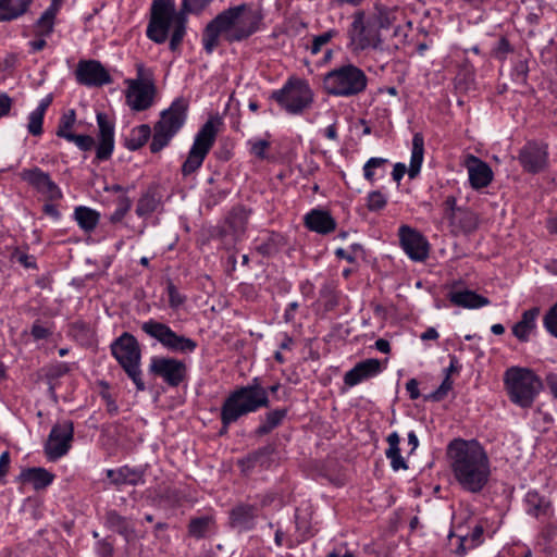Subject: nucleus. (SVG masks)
I'll return each instance as SVG.
<instances>
[{"label": "nucleus", "mask_w": 557, "mask_h": 557, "mask_svg": "<svg viewBox=\"0 0 557 557\" xmlns=\"http://www.w3.org/2000/svg\"><path fill=\"white\" fill-rule=\"evenodd\" d=\"M262 20V13L247 3L223 10L206 25L202 32L203 50L211 54L220 45V38L230 44L248 39L260 29Z\"/></svg>", "instance_id": "nucleus-1"}, {"label": "nucleus", "mask_w": 557, "mask_h": 557, "mask_svg": "<svg viewBox=\"0 0 557 557\" xmlns=\"http://www.w3.org/2000/svg\"><path fill=\"white\" fill-rule=\"evenodd\" d=\"M212 1L182 0L181 10L177 12L174 0H152L147 37L156 44H163L173 24L169 48L176 51L186 34L187 14H200Z\"/></svg>", "instance_id": "nucleus-2"}, {"label": "nucleus", "mask_w": 557, "mask_h": 557, "mask_svg": "<svg viewBox=\"0 0 557 557\" xmlns=\"http://www.w3.org/2000/svg\"><path fill=\"white\" fill-rule=\"evenodd\" d=\"M447 457L462 490L476 494L484 488L491 476L490 459L478 441L453 440L447 445Z\"/></svg>", "instance_id": "nucleus-3"}, {"label": "nucleus", "mask_w": 557, "mask_h": 557, "mask_svg": "<svg viewBox=\"0 0 557 557\" xmlns=\"http://www.w3.org/2000/svg\"><path fill=\"white\" fill-rule=\"evenodd\" d=\"M269 407L270 399L267 391L261 385L260 379L253 377L248 385L237 387L224 399L220 410L222 428L219 434H226L230 425L242 417Z\"/></svg>", "instance_id": "nucleus-4"}, {"label": "nucleus", "mask_w": 557, "mask_h": 557, "mask_svg": "<svg viewBox=\"0 0 557 557\" xmlns=\"http://www.w3.org/2000/svg\"><path fill=\"white\" fill-rule=\"evenodd\" d=\"M504 385L510 401L521 408H530L543 387L541 379L532 370L521 367L505 371Z\"/></svg>", "instance_id": "nucleus-5"}, {"label": "nucleus", "mask_w": 557, "mask_h": 557, "mask_svg": "<svg viewBox=\"0 0 557 557\" xmlns=\"http://www.w3.org/2000/svg\"><path fill=\"white\" fill-rule=\"evenodd\" d=\"M324 91L334 97H355L362 94L368 86L366 73L358 66L348 63L327 72L323 76Z\"/></svg>", "instance_id": "nucleus-6"}, {"label": "nucleus", "mask_w": 557, "mask_h": 557, "mask_svg": "<svg viewBox=\"0 0 557 557\" xmlns=\"http://www.w3.org/2000/svg\"><path fill=\"white\" fill-rule=\"evenodd\" d=\"M188 107V100L178 97L168 109L161 112L159 121L153 125L150 143L152 153H158L169 146L172 138L180 132L186 122Z\"/></svg>", "instance_id": "nucleus-7"}, {"label": "nucleus", "mask_w": 557, "mask_h": 557, "mask_svg": "<svg viewBox=\"0 0 557 557\" xmlns=\"http://www.w3.org/2000/svg\"><path fill=\"white\" fill-rule=\"evenodd\" d=\"M111 354L136 385L137 391H145L146 386L140 371V347L136 337L127 332L115 338L111 345Z\"/></svg>", "instance_id": "nucleus-8"}, {"label": "nucleus", "mask_w": 557, "mask_h": 557, "mask_svg": "<svg viewBox=\"0 0 557 557\" xmlns=\"http://www.w3.org/2000/svg\"><path fill=\"white\" fill-rule=\"evenodd\" d=\"M278 106L289 114H301L311 107L313 91L305 79L289 78L285 85L271 95Z\"/></svg>", "instance_id": "nucleus-9"}, {"label": "nucleus", "mask_w": 557, "mask_h": 557, "mask_svg": "<svg viewBox=\"0 0 557 557\" xmlns=\"http://www.w3.org/2000/svg\"><path fill=\"white\" fill-rule=\"evenodd\" d=\"M218 136V128L212 119L208 120L197 132L194 143L183 162L181 173L184 177L196 173L202 165Z\"/></svg>", "instance_id": "nucleus-10"}, {"label": "nucleus", "mask_w": 557, "mask_h": 557, "mask_svg": "<svg viewBox=\"0 0 557 557\" xmlns=\"http://www.w3.org/2000/svg\"><path fill=\"white\" fill-rule=\"evenodd\" d=\"M141 331L159 342L165 349L177 354H191L198 344L193 338L175 333L168 324L149 319L140 324Z\"/></svg>", "instance_id": "nucleus-11"}, {"label": "nucleus", "mask_w": 557, "mask_h": 557, "mask_svg": "<svg viewBox=\"0 0 557 557\" xmlns=\"http://www.w3.org/2000/svg\"><path fill=\"white\" fill-rule=\"evenodd\" d=\"M350 45L355 50H383V39L381 33L371 24L366 21L364 11H357L352 15V22L347 30Z\"/></svg>", "instance_id": "nucleus-12"}, {"label": "nucleus", "mask_w": 557, "mask_h": 557, "mask_svg": "<svg viewBox=\"0 0 557 557\" xmlns=\"http://www.w3.org/2000/svg\"><path fill=\"white\" fill-rule=\"evenodd\" d=\"M444 218L456 233L470 234L478 228L479 219L469 208L457 207L455 196H447L442 203Z\"/></svg>", "instance_id": "nucleus-13"}, {"label": "nucleus", "mask_w": 557, "mask_h": 557, "mask_svg": "<svg viewBox=\"0 0 557 557\" xmlns=\"http://www.w3.org/2000/svg\"><path fill=\"white\" fill-rule=\"evenodd\" d=\"M73 435L74 425L72 421L67 420L54 424L45 445V454L48 459L54 461L66 455L71 448Z\"/></svg>", "instance_id": "nucleus-14"}, {"label": "nucleus", "mask_w": 557, "mask_h": 557, "mask_svg": "<svg viewBox=\"0 0 557 557\" xmlns=\"http://www.w3.org/2000/svg\"><path fill=\"white\" fill-rule=\"evenodd\" d=\"M151 373L162 377L171 387H177L187 376L186 363L170 357H154L149 366Z\"/></svg>", "instance_id": "nucleus-15"}, {"label": "nucleus", "mask_w": 557, "mask_h": 557, "mask_svg": "<svg viewBox=\"0 0 557 557\" xmlns=\"http://www.w3.org/2000/svg\"><path fill=\"white\" fill-rule=\"evenodd\" d=\"M400 246L413 261H424L429 256V243L416 228L401 225L398 230Z\"/></svg>", "instance_id": "nucleus-16"}, {"label": "nucleus", "mask_w": 557, "mask_h": 557, "mask_svg": "<svg viewBox=\"0 0 557 557\" xmlns=\"http://www.w3.org/2000/svg\"><path fill=\"white\" fill-rule=\"evenodd\" d=\"M259 508L256 504L237 503L228 511V525L237 533L249 532L256 529Z\"/></svg>", "instance_id": "nucleus-17"}, {"label": "nucleus", "mask_w": 557, "mask_h": 557, "mask_svg": "<svg viewBox=\"0 0 557 557\" xmlns=\"http://www.w3.org/2000/svg\"><path fill=\"white\" fill-rule=\"evenodd\" d=\"M20 175L24 182L46 196L49 200L62 198L59 186L51 180L49 173L44 172L40 168L34 166L24 169Z\"/></svg>", "instance_id": "nucleus-18"}, {"label": "nucleus", "mask_w": 557, "mask_h": 557, "mask_svg": "<svg viewBox=\"0 0 557 557\" xmlns=\"http://www.w3.org/2000/svg\"><path fill=\"white\" fill-rule=\"evenodd\" d=\"M75 77L84 86H103L112 82L111 75L97 60H82L78 62Z\"/></svg>", "instance_id": "nucleus-19"}, {"label": "nucleus", "mask_w": 557, "mask_h": 557, "mask_svg": "<svg viewBox=\"0 0 557 557\" xmlns=\"http://www.w3.org/2000/svg\"><path fill=\"white\" fill-rule=\"evenodd\" d=\"M518 160L524 171L533 174L539 173L547 166V146L529 141L521 148Z\"/></svg>", "instance_id": "nucleus-20"}, {"label": "nucleus", "mask_w": 557, "mask_h": 557, "mask_svg": "<svg viewBox=\"0 0 557 557\" xmlns=\"http://www.w3.org/2000/svg\"><path fill=\"white\" fill-rule=\"evenodd\" d=\"M98 144L96 146V160L107 161L114 150V123L103 112L97 113Z\"/></svg>", "instance_id": "nucleus-21"}, {"label": "nucleus", "mask_w": 557, "mask_h": 557, "mask_svg": "<svg viewBox=\"0 0 557 557\" xmlns=\"http://www.w3.org/2000/svg\"><path fill=\"white\" fill-rule=\"evenodd\" d=\"M156 88L152 82L140 78L131 81L126 95L127 104L135 111H144L151 107Z\"/></svg>", "instance_id": "nucleus-22"}, {"label": "nucleus", "mask_w": 557, "mask_h": 557, "mask_svg": "<svg viewBox=\"0 0 557 557\" xmlns=\"http://www.w3.org/2000/svg\"><path fill=\"white\" fill-rule=\"evenodd\" d=\"M163 203V188L158 183H151L143 191L136 205V214L139 218H148L157 212Z\"/></svg>", "instance_id": "nucleus-23"}, {"label": "nucleus", "mask_w": 557, "mask_h": 557, "mask_svg": "<svg viewBox=\"0 0 557 557\" xmlns=\"http://www.w3.org/2000/svg\"><path fill=\"white\" fill-rule=\"evenodd\" d=\"M467 169L470 185L474 189L486 187L493 180V171L491 166L474 156L468 157Z\"/></svg>", "instance_id": "nucleus-24"}, {"label": "nucleus", "mask_w": 557, "mask_h": 557, "mask_svg": "<svg viewBox=\"0 0 557 557\" xmlns=\"http://www.w3.org/2000/svg\"><path fill=\"white\" fill-rule=\"evenodd\" d=\"M381 362L377 359H367L358 362L352 369L344 375V383L348 386H355L381 372Z\"/></svg>", "instance_id": "nucleus-25"}, {"label": "nucleus", "mask_w": 557, "mask_h": 557, "mask_svg": "<svg viewBox=\"0 0 557 557\" xmlns=\"http://www.w3.org/2000/svg\"><path fill=\"white\" fill-rule=\"evenodd\" d=\"M305 226L321 235H327L335 231L336 221L329 211L322 209H312L304 216Z\"/></svg>", "instance_id": "nucleus-26"}, {"label": "nucleus", "mask_w": 557, "mask_h": 557, "mask_svg": "<svg viewBox=\"0 0 557 557\" xmlns=\"http://www.w3.org/2000/svg\"><path fill=\"white\" fill-rule=\"evenodd\" d=\"M106 474L110 483L116 488H120L122 485L135 486L145 482V473L140 468L123 466L117 469H108Z\"/></svg>", "instance_id": "nucleus-27"}, {"label": "nucleus", "mask_w": 557, "mask_h": 557, "mask_svg": "<svg viewBox=\"0 0 557 557\" xmlns=\"http://www.w3.org/2000/svg\"><path fill=\"white\" fill-rule=\"evenodd\" d=\"M104 525L123 536L126 543H131L136 539V530L132 520L120 515L116 510L111 509L106 512Z\"/></svg>", "instance_id": "nucleus-28"}, {"label": "nucleus", "mask_w": 557, "mask_h": 557, "mask_svg": "<svg viewBox=\"0 0 557 557\" xmlns=\"http://www.w3.org/2000/svg\"><path fill=\"white\" fill-rule=\"evenodd\" d=\"M528 515L544 521L553 516L552 503L537 491H529L524 497Z\"/></svg>", "instance_id": "nucleus-29"}, {"label": "nucleus", "mask_w": 557, "mask_h": 557, "mask_svg": "<svg viewBox=\"0 0 557 557\" xmlns=\"http://www.w3.org/2000/svg\"><path fill=\"white\" fill-rule=\"evenodd\" d=\"M540 308L533 307L529 310H525L521 319L513 324L512 326V335L521 343H527L530 341L531 335L536 331L537 324L536 320L540 315Z\"/></svg>", "instance_id": "nucleus-30"}, {"label": "nucleus", "mask_w": 557, "mask_h": 557, "mask_svg": "<svg viewBox=\"0 0 557 557\" xmlns=\"http://www.w3.org/2000/svg\"><path fill=\"white\" fill-rule=\"evenodd\" d=\"M448 299L453 305L467 309H478L490 304L488 298L469 289L450 292Z\"/></svg>", "instance_id": "nucleus-31"}, {"label": "nucleus", "mask_w": 557, "mask_h": 557, "mask_svg": "<svg viewBox=\"0 0 557 557\" xmlns=\"http://www.w3.org/2000/svg\"><path fill=\"white\" fill-rule=\"evenodd\" d=\"M54 475L44 468H27L22 470L18 480L23 484H30L35 490L46 488L52 483Z\"/></svg>", "instance_id": "nucleus-32"}, {"label": "nucleus", "mask_w": 557, "mask_h": 557, "mask_svg": "<svg viewBox=\"0 0 557 557\" xmlns=\"http://www.w3.org/2000/svg\"><path fill=\"white\" fill-rule=\"evenodd\" d=\"M274 453L275 446L273 444H268L248 454L239 461V463L247 470L255 467L268 469L272 462V456Z\"/></svg>", "instance_id": "nucleus-33"}, {"label": "nucleus", "mask_w": 557, "mask_h": 557, "mask_svg": "<svg viewBox=\"0 0 557 557\" xmlns=\"http://www.w3.org/2000/svg\"><path fill=\"white\" fill-rule=\"evenodd\" d=\"M295 529L297 536L295 540L288 539L286 541V546L288 548H294L296 545L304 543L313 536L308 515H302L299 510H296L295 512Z\"/></svg>", "instance_id": "nucleus-34"}, {"label": "nucleus", "mask_w": 557, "mask_h": 557, "mask_svg": "<svg viewBox=\"0 0 557 557\" xmlns=\"http://www.w3.org/2000/svg\"><path fill=\"white\" fill-rule=\"evenodd\" d=\"M288 409L287 408H277L271 411H268L264 414L262 422L255 430V434L257 436H264L271 433L274 429L280 426L284 419L287 417Z\"/></svg>", "instance_id": "nucleus-35"}, {"label": "nucleus", "mask_w": 557, "mask_h": 557, "mask_svg": "<svg viewBox=\"0 0 557 557\" xmlns=\"http://www.w3.org/2000/svg\"><path fill=\"white\" fill-rule=\"evenodd\" d=\"M62 5V0H51L50 7L41 14L37 21L36 34L40 37L49 36L53 30L54 18Z\"/></svg>", "instance_id": "nucleus-36"}, {"label": "nucleus", "mask_w": 557, "mask_h": 557, "mask_svg": "<svg viewBox=\"0 0 557 557\" xmlns=\"http://www.w3.org/2000/svg\"><path fill=\"white\" fill-rule=\"evenodd\" d=\"M33 0H0V22L12 21L23 15Z\"/></svg>", "instance_id": "nucleus-37"}, {"label": "nucleus", "mask_w": 557, "mask_h": 557, "mask_svg": "<svg viewBox=\"0 0 557 557\" xmlns=\"http://www.w3.org/2000/svg\"><path fill=\"white\" fill-rule=\"evenodd\" d=\"M388 448L385 450L387 459L391 460V467L394 471L407 470L408 465L400 455V437L397 432H392L387 438Z\"/></svg>", "instance_id": "nucleus-38"}, {"label": "nucleus", "mask_w": 557, "mask_h": 557, "mask_svg": "<svg viewBox=\"0 0 557 557\" xmlns=\"http://www.w3.org/2000/svg\"><path fill=\"white\" fill-rule=\"evenodd\" d=\"M424 156V138L422 134L416 133L412 138V150L410 158V165L408 169V175L410 178H414L421 170Z\"/></svg>", "instance_id": "nucleus-39"}, {"label": "nucleus", "mask_w": 557, "mask_h": 557, "mask_svg": "<svg viewBox=\"0 0 557 557\" xmlns=\"http://www.w3.org/2000/svg\"><path fill=\"white\" fill-rule=\"evenodd\" d=\"M74 218L82 230L92 232L100 219V213L91 208L79 206L75 208Z\"/></svg>", "instance_id": "nucleus-40"}, {"label": "nucleus", "mask_w": 557, "mask_h": 557, "mask_svg": "<svg viewBox=\"0 0 557 557\" xmlns=\"http://www.w3.org/2000/svg\"><path fill=\"white\" fill-rule=\"evenodd\" d=\"M151 128L148 124L134 127L125 138V147L131 151L140 149L150 138Z\"/></svg>", "instance_id": "nucleus-41"}, {"label": "nucleus", "mask_w": 557, "mask_h": 557, "mask_svg": "<svg viewBox=\"0 0 557 557\" xmlns=\"http://www.w3.org/2000/svg\"><path fill=\"white\" fill-rule=\"evenodd\" d=\"M394 20L393 11L382 4H375L374 13L369 18L377 32L381 29H388L393 25Z\"/></svg>", "instance_id": "nucleus-42"}, {"label": "nucleus", "mask_w": 557, "mask_h": 557, "mask_svg": "<svg viewBox=\"0 0 557 557\" xmlns=\"http://www.w3.org/2000/svg\"><path fill=\"white\" fill-rule=\"evenodd\" d=\"M214 521L209 516L193 518L188 523V534L194 539H203L208 536Z\"/></svg>", "instance_id": "nucleus-43"}, {"label": "nucleus", "mask_w": 557, "mask_h": 557, "mask_svg": "<svg viewBox=\"0 0 557 557\" xmlns=\"http://www.w3.org/2000/svg\"><path fill=\"white\" fill-rule=\"evenodd\" d=\"M282 236L272 233L264 242L257 246V251L263 257H272L278 252L282 246Z\"/></svg>", "instance_id": "nucleus-44"}, {"label": "nucleus", "mask_w": 557, "mask_h": 557, "mask_svg": "<svg viewBox=\"0 0 557 557\" xmlns=\"http://www.w3.org/2000/svg\"><path fill=\"white\" fill-rule=\"evenodd\" d=\"M75 122V110L71 109L63 113L59 120L58 128L55 132L57 136L66 139L67 135H73L74 133L70 132V129L74 126Z\"/></svg>", "instance_id": "nucleus-45"}, {"label": "nucleus", "mask_w": 557, "mask_h": 557, "mask_svg": "<svg viewBox=\"0 0 557 557\" xmlns=\"http://www.w3.org/2000/svg\"><path fill=\"white\" fill-rule=\"evenodd\" d=\"M132 208V200L128 196L122 195L117 198V207L110 215L109 221L113 224L121 222Z\"/></svg>", "instance_id": "nucleus-46"}, {"label": "nucleus", "mask_w": 557, "mask_h": 557, "mask_svg": "<svg viewBox=\"0 0 557 557\" xmlns=\"http://www.w3.org/2000/svg\"><path fill=\"white\" fill-rule=\"evenodd\" d=\"M337 35H338V30L332 28V29H329L327 32H324L323 34L313 36L312 44L309 47L311 54H313V55L318 54L322 50V48L325 45H327Z\"/></svg>", "instance_id": "nucleus-47"}, {"label": "nucleus", "mask_w": 557, "mask_h": 557, "mask_svg": "<svg viewBox=\"0 0 557 557\" xmlns=\"http://www.w3.org/2000/svg\"><path fill=\"white\" fill-rule=\"evenodd\" d=\"M453 388V381L448 375H445L442 384L429 395L424 396V400L431 401H441L447 395V393Z\"/></svg>", "instance_id": "nucleus-48"}, {"label": "nucleus", "mask_w": 557, "mask_h": 557, "mask_svg": "<svg viewBox=\"0 0 557 557\" xmlns=\"http://www.w3.org/2000/svg\"><path fill=\"white\" fill-rule=\"evenodd\" d=\"M543 324L546 331L557 338V302L544 315Z\"/></svg>", "instance_id": "nucleus-49"}, {"label": "nucleus", "mask_w": 557, "mask_h": 557, "mask_svg": "<svg viewBox=\"0 0 557 557\" xmlns=\"http://www.w3.org/2000/svg\"><path fill=\"white\" fill-rule=\"evenodd\" d=\"M387 163L386 159L383 158H370L363 165L364 178L373 183L374 182V169H379Z\"/></svg>", "instance_id": "nucleus-50"}, {"label": "nucleus", "mask_w": 557, "mask_h": 557, "mask_svg": "<svg viewBox=\"0 0 557 557\" xmlns=\"http://www.w3.org/2000/svg\"><path fill=\"white\" fill-rule=\"evenodd\" d=\"M320 297L325 300L324 308L326 310L334 309L338 304L334 287L330 284H324L322 286V288L320 289Z\"/></svg>", "instance_id": "nucleus-51"}, {"label": "nucleus", "mask_w": 557, "mask_h": 557, "mask_svg": "<svg viewBox=\"0 0 557 557\" xmlns=\"http://www.w3.org/2000/svg\"><path fill=\"white\" fill-rule=\"evenodd\" d=\"M166 292L169 296L170 308L177 309L185 302L186 297L178 292L177 287L173 284V282H168Z\"/></svg>", "instance_id": "nucleus-52"}, {"label": "nucleus", "mask_w": 557, "mask_h": 557, "mask_svg": "<svg viewBox=\"0 0 557 557\" xmlns=\"http://www.w3.org/2000/svg\"><path fill=\"white\" fill-rule=\"evenodd\" d=\"M228 226L235 232H243L245 228V216L242 209H234L226 219Z\"/></svg>", "instance_id": "nucleus-53"}, {"label": "nucleus", "mask_w": 557, "mask_h": 557, "mask_svg": "<svg viewBox=\"0 0 557 557\" xmlns=\"http://www.w3.org/2000/svg\"><path fill=\"white\" fill-rule=\"evenodd\" d=\"M66 140L74 143L83 151H89L95 146V139L90 135H67Z\"/></svg>", "instance_id": "nucleus-54"}, {"label": "nucleus", "mask_w": 557, "mask_h": 557, "mask_svg": "<svg viewBox=\"0 0 557 557\" xmlns=\"http://www.w3.org/2000/svg\"><path fill=\"white\" fill-rule=\"evenodd\" d=\"M387 203V199L385 195H383L380 190L371 191L368 195L367 207L370 211H379L382 210Z\"/></svg>", "instance_id": "nucleus-55"}, {"label": "nucleus", "mask_w": 557, "mask_h": 557, "mask_svg": "<svg viewBox=\"0 0 557 557\" xmlns=\"http://www.w3.org/2000/svg\"><path fill=\"white\" fill-rule=\"evenodd\" d=\"M42 114H39L36 111L30 112L28 116L27 129L28 133L33 136H40L42 134V123H44Z\"/></svg>", "instance_id": "nucleus-56"}, {"label": "nucleus", "mask_w": 557, "mask_h": 557, "mask_svg": "<svg viewBox=\"0 0 557 557\" xmlns=\"http://www.w3.org/2000/svg\"><path fill=\"white\" fill-rule=\"evenodd\" d=\"M250 153L255 156L258 159H265L267 158V150L270 147V141L265 139H257V140H250Z\"/></svg>", "instance_id": "nucleus-57"}, {"label": "nucleus", "mask_w": 557, "mask_h": 557, "mask_svg": "<svg viewBox=\"0 0 557 557\" xmlns=\"http://www.w3.org/2000/svg\"><path fill=\"white\" fill-rule=\"evenodd\" d=\"M528 63L523 60H519L515 63L511 72L512 79L518 83H525L528 77Z\"/></svg>", "instance_id": "nucleus-58"}, {"label": "nucleus", "mask_w": 557, "mask_h": 557, "mask_svg": "<svg viewBox=\"0 0 557 557\" xmlns=\"http://www.w3.org/2000/svg\"><path fill=\"white\" fill-rule=\"evenodd\" d=\"M484 529L482 525H475L468 536L470 544L468 548H475L482 543Z\"/></svg>", "instance_id": "nucleus-59"}, {"label": "nucleus", "mask_w": 557, "mask_h": 557, "mask_svg": "<svg viewBox=\"0 0 557 557\" xmlns=\"http://www.w3.org/2000/svg\"><path fill=\"white\" fill-rule=\"evenodd\" d=\"M511 51H512L511 45L506 37H502L498 40L497 46L494 49L495 55L498 59H505L506 54Z\"/></svg>", "instance_id": "nucleus-60"}, {"label": "nucleus", "mask_w": 557, "mask_h": 557, "mask_svg": "<svg viewBox=\"0 0 557 557\" xmlns=\"http://www.w3.org/2000/svg\"><path fill=\"white\" fill-rule=\"evenodd\" d=\"M113 553V545L107 539L97 542V554L99 557H112Z\"/></svg>", "instance_id": "nucleus-61"}, {"label": "nucleus", "mask_w": 557, "mask_h": 557, "mask_svg": "<svg viewBox=\"0 0 557 557\" xmlns=\"http://www.w3.org/2000/svg\"><path fill=\"white\" fill-rule=\"evenodd\" d=\"M12 106V98L5 92H0V119L10 114Z\"/></svg>", "instance_id": "nucleus-62"}, {"label": "nucleus", "mask_w": 557, "mask_h": 557, "mask_svg": "<svg viewBox=\"0 0 557 557\" xmlns=\"http://www.w3.org/2000/svg\"><path fill=\"white\" fill-rule=\"evenodd\" d=\"M30 334L35 339H46L51 332L38 322H35L32 326Z\"/></svg>", "instance_id": "nucleus-63"}, {"label": "nucleus", "mask_w": 557, "mask_h": 557, "mask_svg": "<svg viewBox=\"0 0 557 557\" xmlns=\"http://www.w3.org/2000/svg\"><path fill=\"white\" fill-rule=\"evenodd\" d=\"M406 391L408 392L410 399H418L420 397L419 382L416 379H410L406 383Z\"/></svg>", "instance_id": "nucleus-64"}]
</instances>
